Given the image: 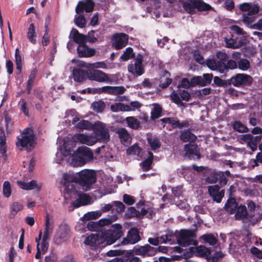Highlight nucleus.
Wrapping results in <instances>:
<instances>
[{
    "instance_id": "f257e3e1",
    "label": "nucleus",
    "mask_w": 262,
    "mask_h": 262,
    "mask_svg": "<svg viewBox=\"0 0 262 262\" xmlns=\"http://www.w3.org/2000/svg\"><path fill=\"white\" fill-rule=\"evenodd\" d=\"M97 181L96 171L92 169H83L77 173H65L63 175L61 183L64 186V198L66 199L75 198L77 190L74 182L78 184L85 191L90 190Z\"/></svg>"
},
{
    "instance_id": "f03ea898",
    "label": "nucleus",
    "mask_w": 262,
    "mask_h": 262,
    "mask_svg": "<svg viewBox=\"0 0 262 262\" xmlns=\"http://www.w3.org/2000/svg\"><path fill=\"white\" fill-rule=\"evenodd\" d=\"M60 152L64 157L70 155L68 161L74 167L83 166L93 158L92 150L86 146H82L78 148L72 155L70 154L69 149H67L64 147H61Z\"/></svg>"
},
{
    "instance_id": "7ed1b4c3",
    "label": "nucleus",
    "mask_w": 262,
    "mask_h": 262,
    "mask_svg": "<svg viewBox=\"0 0 262 262\" xmlns=\"http://www.w3.org/2000/svg\"><path fill=\"white\" fill-rule=\"evenodd\" d=\"M99 236V246L110 245L123 235L122 227L119 224H115L111 229H106L100 232Z\"/></svg>"
},
{
    "instance_id": "20e7f679",
    "label": "nucleus",
    "mask_w": 262,
    "mask_h": 262,
    "mask_svg": "<svg viewBox=\"0 0 262 262\" xmlns=\"http://www.w3.org/2000/svg\"><path fill=\"white\" fill-rule=\"evenodd\" d=\"M36 144L35 135L31 128L24 129L17 138L16 146L20 150L31 151Z\"/></svg>"
},
{
    "instance_id": "39448f33",
    "label": "nucleus",
    "mask_w": 262,
    "mask_h": 262,
    "mask_svg": "<svg viewBox=\"0 0 262 262\" xmlns=\"http://www.w3.org/2000/svg\"><path fill=\"white\" fill-rule=\"evenodd\" d=\"M239 9L242 12H247L246 14H243L242 20L245 24L249 25L254 21V15L259 12V6L252 3H243L239 5Z\"/></svg>"
},
{
    "instance_id": "423d86ee",
    "label": "nucleus",
    "mask_w": 262,
    "mask_h": 262,
    "mask_svg": "<svg viewBox=\"0 0 262 262\" xmlns=\"http://www.w3.org/2000/svg\"><path fill=\"white\" fill-rule=\"evenodd\" d=\"M231 174L229 170L225 171H215L210 173L207 178V181L209 183L214 184L219 182L221 186H225L231 177Z\"/></svg>"
},
{
    "instance_id": "0eeeda50",
    "label": "nucleus",
    "mask_w": 262,
    "mask_h": 262,
    "mask_svg": "<svg viewBox=\"0 0 262 262\" xmlns=\"http://www.w3.org/2000/svg\"><path fill=\"white\" fill-rule=\"evenodd\" d=\"M253 78L249 75L238 73L229 79V84L236 87L250 86L253 82Z\"/></svg>"
},
{
    "instance_id": "6e6552de",
    "label": "nucleus",
    "mask_w": 262,
    "mask_h": 262,
    "mask_svg": "<svg viewBox=\"0 0 262 262\" xmlns=\"http://www.w3.org/2000/svg\"><path fill=\"white\" fill-rule=\"evenodd\" d=\"M143 56L139 54L134 59V63L128 65V72L135 76L138 77L142 75L145 72L144 67L143 65Z\"/></svg>"
},
{
    "instance_id": "1a4fd4ad",
    "label": "nucleus",
    "mask_w": 262,
    "mask_h": 262,
    "mask_svg": "<svg viewBox=\"0 0 262 262\" xmlns=\"http://www.w3.org/2000/svg\"><path fill=\"white\" fill-rule=\"evenodd\" d=\"M194 234L190 230H182L177 238V243L182 247H187L190 245L197 244V242L192 239Z\"/></svg>"
},
{
    "instance_id": "9d476101",
    "label": "nucleus",
    "mask_w": 262,
    "mask_h": 262,
    "mask_svg": "<svg viewBox=\"0 0 262 262\" xmlns=\"http://www.w3.org/2000/svg\"><path fill=\"white\" fill-rule=\"evenodd\" d=\"M184 7L190 12L195 9L198 11H205L212 9L210 5L205 3L202 0H189L185 3Z\"/></svg>"
},
{
    "instance_id": "9b49d317",
    "label": "nucleus",
    "mask_w": 262,
    "mask_h": 262,
    "mask_svg": "<svg viewBox=\"0 0 262 262\" xmlns=\"http://www.w3.org/2000/svg\"><path fill=\"white\" fill-rule=\"evenodd\" d=\"M71 235V229L69 226L63 223L60 224L57 230L55 239L57 244H61L67 241Z\"/></svg>"
},
{
    "instance_id": "f8f14e48",
    "label": "nucleus",
    "mask_w": 262,
    "mask_h": 262,
    "mask_svg": "<svg viewBox=\"0 0 262 262\" xmlns=\"http://www.w3.org/2000/svg\"><path fill=\"white\" fill-rule=\"evenodd\" d=\"M170 97L172 102L180 106H184L185 103L181 101V99L188 101L190 98V94L187 90L178 89L177 92L173 91Z\"/></svg>"
},
{
    "instance_id": "ddd939ff",
    "label": "nucleus",
    "mask_w": 262,
    "mask_h": 262,
    "mask_svg": "<svg viewBox=\"0 0 262 262\" xmlns=\"http://www.w3.org/2000/svg\"><path fill=\"white\" fill-rule=\"evenodd\" d=\"M128 36L123 33H115L112 38V47L120 50L125 47L128 42Z\"/></svg>"
},
{
    "instance_id": "4468645a",
    "label": "nucleus",
    "mask_w": 262,
    "mask_h": 262,
    "mask_svg": "<svg viewBox=\"0 0 262 262\" xmlns=\"http://www.w3.org/2000/svg\"><path fill=\"white\" fill-rule=\"evenodd\" d=\"M185 157L190 160H199L201 155L198 145L196 144L188 143L184 145Z\"/></svg>"
},
{
    "instance_id": "2eb2a0df",
    "label": "nucleus",
    "mask_w": 262,
    "mask_h": 262,
    "mask_svg": "<svg viewBox=\"0 0 262 262\" xmlns=\"http://www.w3.org/2000/svg\"><path fill=\"white\" fill-rule=\"evenodd\" d=\"M135 254L143 257L152 256L157 253V250L148 244L144 246L136 245L134 247Z\"/></svg>"
},
{
    "instance_id": "dca6fc26",
    "label": "nucleus",
    "mask_w": 262,
    "mask_h": 262,
    "mask_svg": "<svg viewBox=\"0 0 262 262\" xmlns=\"http://www.w3.org/2000/svg\"><path fill=\"white\" fill-rule=\"evenodd\" d=\"M140 240L139 229L136 227H132L128 230L127 236L123 238L122 244L123 245L135 244Z\"/></svg>"
},
{
    "instance_id": "f3484780",
    "label": "nucleus",
    "mask_w": 262,
    "mask_h": 262,
    "mask_svg": "<svg viewBox=\"0 0 262 262\" xmlns=\"http://www.w3.org/2000/svg\"><path fill=\"white\" fill-rule=\"evenodd\" d=\"M226 62L217 60L214 59H209L207 60L206 65L211 70H216L221 73H225L227 72Z\"/></svg>"
},
{
    "instance_id": "a211bd4d",
    "label": "nucleus",
    "mask_w": 262,
    "mask_h": 262,
    "mask_svg": "<svg viewBox=\"0 0 262 262\" xmlns=\"http://www.w3.org/2000/svg\"><path fill=\"white\" fill-rule=\"evenodd\" d=\"M213 77L212 73H204L202 76H194L191 78V82L193 85H198L204 86L210 84Z\"/></svg>"
},
{
    "instance_id": "6ab92c4d",
    "label": "nucleus",
    "mask_w": 262,
    "mask_h": 262,
    "mask_svg": "<svg viewBox=\"0 0 262 262\" xmlns=\"http://www.w3.org/2000/svg\"><path fill=\"white\" fill-rule=\"evenodd\" d=\"M226 43L228 48L237 49L246 43V39L244 37H237L232 35L230 39H226Z\"/></svg>"
},
{
    "instance_id": "aec40b11",
    "label": "nucleus",
    "mask_w": 262,
    "mask_h": 262,
    "mask_svg": "<svg viewBox=\"0 0 262 262\" xmlns=\"http://www.w3.org/2000/svg\"><path fill=\"white\" fill-rule=\"evenodd\" d=\"M73 138L75 140L88 145H92L95 144L98 141V138L96 136H89L82 134H76Z\"/></svg>"
},
{
    "instance_id": "412c9836",
    "label": "nucleus",
    "mask_w": 262,
    "mask_h": 262,
    "mask_svg": "<svg viewBox=\"0 0 262 262\" xmlns=\"http://www.w3.org/2000/svg\"><path fill=\"white\" fill-rule=\"evenodd\" d=\"M94 7V4L91 0H84L78 3L76 8V12L77 14H80L85 11L90 12L93 11Z\"/></svg>"
},
{
    "instance_id": "4be33fe9",
    "label": "nucleus",
    "mask_w": 262,
    "mask_h": 262,
    "mask_svg": "<svg viewBox=\"0 0 262 262\" xmlns=\"http://www.w3.org/2000/svg\"><path fill=\"white\" fill-rule=\"evenodd\" d=\"M208 192L213 200L217 203H220L224 195V190L220 191V187L217 185L209 186Z\"/></svg>"
},
{
    "instance_id": "5701e85b",
    "label": "nucleus",
    "mask_w": 262,
    "mask_h": 262,
    "mask_svg": "<svg viewBox=\"0 0 262 262\" xmlns=\"http://www.w3.org/2000/svg\"><path fill=\"white\" fill-rule=\"evenodd\" d=\"M92 198L86 193L79 194L78 198L73 203L75 208H78L81 206H85L92 203Z\"/></svg>"
},
{
    "instance_id": "b1692460",
    "label": "nucleus",
    "mask_w": 262,
    "mask_h": 262,
    "mask_svg": "<svg viewBox=\"0 0 262 262\" xmlns=\"http://www.w3.org/2000/svg\"><path fill=\"white\" fill-rule=\"evenodd\" d=\"M98 62L91 63L86 71L87 78L90 80L98 81Z\"/></svg>"
},
{
    "instance_id": "393cba45",
    "label": "nucleus",
    "mask_w": 262,
    "mask_h": 262,
    "mask_svg": "<svg viewBox=\"0 0 262 262\" xmlns=\"http://www.w3.org/2000/svg\"><path fill=\"white\" fill-rule=\"evenodd\" d=\"M17 183L21 188L25 190L35 189L36 191H39L42 187L40 183L37 182L35 180H31L30 182L19 181H17Z\"/></svg>"
},
{
    "instance_id": "a878e982",
    "label": "nucleus",
    "mask_w": 262,
    "mask_h": 262,
    "mask_svg": "<svg viewBox=\"0 0 262 262\" xmlns=\"http://www.w3.org/2000/svg\"><path fill=\"white\" fill-rule=\"evenodd\" d=\"M125 89L122 86H104L99 88V93L101 92L113 95H121L124 93Z\"/></svg>"
},
{
    "instance_id": "bb28decb",
    "label": "nucleus",
    "mask_w": 262,
    "mask_h": 262,
    "mask_svg": "<svg viewBox=\"0 0 262 262\" xmlns=\"http://www.w3.org/2000/svg\"><path fill=\"white\" fill-rule=\"evenodd\" d=\"M77 52L80 57H90L94 55L96 51L94 49L89 48L85 43H83L78 46Z\"/></svg>"
},
{
    "instance_id": "cd10ccee",
    "label": "nucleus",
    "mask_w": 262,
    "mask_h": 262,
    "mask_svg": "<svg viewBox=\"0 0 262 262\" xmlns=\"http://www.w3.org/2000/svg\"><path fill=\"white\" fill-rule=\"evenodd\" d=\"M190 250L195 255L200 257H208L211 254L210 250L204 246H200L196 247L190 248Z\"/></svg>"
},
{
    "instance_id": "c85d7f7f",
    "label": "nucleus",
    "mask_w": 262,
    "mask_h": 262,
    "mask_svg": "<svg viewBox=\"0 0 262 262\" xmlns=\"http://www.w3.org/2000/svg\"><path fill=\"white\" fill-rule=\"evenodd\" d=\"M110 139L108 129L104 124L99 121V143H107Z\"/></svg>"
},
{
    "instance_id": "c756f323",
    "label": "nucleus",
    "mask_w": 262,
    "mask_h": 262,
    "mask_svg": "<svg viewBox=\"0 0 262 262\" xmlns=\"http://www.w3.org/2000/svg\"><path fill=\"white\" fill-rule=\"evenodd\" d=\"M45 226V228L42 238H44V240H48L52 234L54 228L53 223L50 221L49 215H46Z\"/></svg>"
},
{
    "instance_id": "7c9ffc66",
    "label": "nucleus",
    "mask_w": 262,
    "mask_h": 262,
    "mask_svg": "<svg viewBox=\"0 0 262 262\" xmlns=\"http://www.w3.org/2000/svg\"><path fill=\"white\" fill-rule=\"evenodd\" d=\"M72 75L75 81L82 82L86 79V73L84 70L80 69H73Z\"/></svg>"
},
{
    "instance_id": "2f4dec72",
    "label": "nucleus",
    "mask_w": 262,
    "mask_h": 262,
    "mask_svg": "<svg viewBox=\"0 0 262 262\" xmlns=\"http://www.w3.org/2000/svg\"><path fill=\"white\" fill-rule=\"evenodd\" d=\"M116 133L118 134L120 140L124 145L130 143L131 138L127 130L124 128H121L117 130Z\"/></svg>"
},
{
    "instance_id": "473e14b6",
    "label": "nucleus",
    "mask_w": 262,
    "mask_h": 262,
    "mask_svg": "<svg viewBox=\"0 0 262 262\" xmlns=\"http://www.w3.org/2000/svg\"><path fill=\"white\" fill-rule=\"evenodd\" d=\"M70 35L72 36L73 40L79 44V45L82 43H85L86 41V37L80 33L76 29H73L70 33Z\"/></svg>"
},
{
    "instance_id": "72a5a7b5",
    "label": "nucleus",
    "mask_w": 262,
    "mask_h": 262,
    "mask_svg": "<svg viewBox=\"0 0 262 262\" xmlns=\"http://www.w3.org/2000/svg\"><path fill=\"white\" fill-rule=\"evenodd\" d=\"M98 234H91L86 238L84 244L89 245L92 249L95 250L98 248Z\"/></svg>"
},
{
    "instance_id": "f704fd0d",
    "label": "nucleus",
    "mask_w": 262,
    "mask_h": 262,
    "mask_svg": "<svg viewBox=\"0 0 262 262\" xmlns=\"http://www.w3.org/2000/svg\"><path fill=\"white\" fill-rule=\"evenodd\" d=\"M170 74L167 71H165L163 76L161 77L159 87L162 89L167 88L172 82V79L170 78Z\"/></svg>"
},
{
    "instance_id": "c9c22d12",
    "label": "nucleus",
    "mask_w": 262,
    "mask_h": 262,
    "mask_svg": "<svg viewBox=\"0 0 262 262\" xmlns=\"http://www.w3.org/2000/svg\"><path fill=\"white\" fill-rule=\"evenodd\" d=\"M238 204L234 198L229 199L225 205V210L230 214H233L235 212Z\"/></svg>"
},
{
    "instance_id": "e433bc0d",
    "label": "nucleus",
    "mask_w": 262,
    "mask_h": 262,
    "mask_svg": "<svg viewBox=\"0 0 262 262\" xmlns=\"http://www.w3.org/2000/svg\"><path fill=\"white\" fill-rule=\"evenodd\" d=\"M180 139L184 142H193L196 139V136L189 130L182 132Z\"/></svg>"
},
{
    "instance_id": "4c0bfd02",
    "label": "nucleus",
    "mask_w": 262,
    "mask_h": 262,
    "mask_svg": "<svg viewBox=\"0 0 262 262\" xmlns=\"http://www.w3.org/2000/svg\"><path fill=\"white\" fill-rule=\"evenodd\" d=\"M78 120L77 118H75L73 120L74 124H75V126L81 129H92L94 128V125L90 122L85 120H81L76 124V122Z\"/></svg>"
},
{
    "instance_id": "58836bf2",
    "label": "nucleus",
    "mask_w": 262,
    "mask_h": 262,
    "mask_svg": "<svg viewBox=\"0 0 262 262\" xmlns=\"http://www.w3.org/2000/svg\"><path fill=\"white\" fill-rule=\"evenodd\" d=\"M111 110L114 112H118L119 111H131L129 105L124 104L123 103L118 102L111 106Z\"/></svg>"
},
{
    "instance_id": "ea45409f",
    "label": "nucleus",
    "mask_w": 262,
    "mask_h": 262,
    "mask_svg": "<svg viewBox=\"0 0 262 262\" xmlns=\"http://www.w3.org/2000/svg\"><path fill=\"white\" fill-rule=\"evenodd\" d=\"M235 214V219L237 220H242L246 218L248 213L246 207L245 205H240L237 206Z\"/></svg>"
},
{
    "instance_id": "a19ab883",
    "label": "nucleus",
    "mask_w": 262,
    "mask_h": 262,
    "mask_svg": "<svg viewBox=\"0 0 262 262\" xmlns=\"http://www.w3.org/2000/svg\"><path fill=\"white\" fill-rule=\"evenodd\" d=\"M117 216H113L112 219H101L99 220V234L100 232L106 230L104 227L105 226H108L112 224V223L115 221L117 219Z\"/></svg>"
},
{
    "instance_id": "79ce46f5",
    "label": "nucleus",
    "mask_w": 262,
    "mask_h": 262,
    "mask_svg": "<svg viewBox=\"0 0 262 262\" xmlns=\"http://www.w3.org/2000/svg\"><path fill=\"white\" fill-rule=\"evenodd\" d=\"M23 208V205L19 202H15L10 205V216L13 217L16 213L22 210Z\"/></svg>"
},
{
    "instance_id": "37998d69",
    "label": "nucleus",
    "mask_w": 262,
    "mask_h": 262,
    "mask_svg": "<svg viewBox=\"0 0 262 262\" xmlns=\"http://www.w3.org/2000/svg\"><path fill=\"white\" fill-rule=\"evenodd\" d=\"M125 216L127 219H130L133 217H137L139 219V211L137 210L134 207H130L127 209Z\"/></svg>"
},
{
    "instance_id": "c03bdc74",
    "label": "nucleus",
    "mask_w": 262,
    "mask_h": 262,
    "mask_svg": "<svg viewBox=\"0 0 262 262\" xmlns=\"http://www.w3.org/2000/svg\"><path fill=\"white\" fill-rule=\"evenodd\" d=\"M36 36L35 27L33 24H31L27 32V37L30 41L34 44L36 43Z\"/></svg>"
},
{
    "instance_id": "a18cd8bd",
    "label": "nucleus",
    "mask_w": 262,
    "mask_h": 262,
    "mask_svg": "<svg viewBox=\"0 0 262 262\" xmlns=\"http://www.w3.org/2000/svg\"><path fill=\"white\" fill-rule=\"evenodd\" d=\"M135 56L133 49L131 47L127 48L123 53L120 56V59L123 61H127Z\"/></svg>"
},
{
    "instance_id": "49530a36",
    "label": "nucleus",
    "mask_w": 262,
    "mask_h": 262,
    "mask_svg": "<svg viewBox=\"0 0 262 262\" xmlns=\"http://www.w3.org/2000/svg\"><path fill=\"white\" fill-rule=\"evenodd\" d=\"M126 121L128 126L132 129H138L140 126L139 121L133 117H127Z\"/></svg>"
},
{
    "instance_id": "de8ad7c7",
    "label": "nucleus",
    "mask_w": 262,
    "mask_h": 262,
    "mask_svg": "<svg viewBox=\"0 0 262 262\" xmlns=\"http://www.w3.org/2000/svg\"><path fill=\"white\" fill-rule=\"evenodd\" d=\"M141 150V148L137 144H135L126 150V154L128 155L138 156L140 154Z\"/></svg>"
},
{
    "instance_id": "09e8293b",
    "label": "nucleus",
    "mask_w": 262,
    "mask_h": 262,
    "mask_svg": "<svg viewBox=\"0 0 262 262\" xmlns=\"http://www.w3.org/2000/svg\"><path fill=\"white\" fill-rule=\"evenodd\" d=\"M0 156H4L6 152V137L4 132L0 130Z\"/></svg>"
},
{
    "instance_id": "8fccbe9b",
    "label": "nucleus",
    "mask_w": 262,
    "mask_h": 262,
    "mask_svg": "<svg viewBox=\"0 0 262 262\" xmlns=\"http://www.w3.org/2000/svg\"><path fill=\"white\" fill-rule=\"evenodd\" d=\"M74 21L76 25L80 28H83L86 25L85 18L83 15L77 14L75 15Z\"/></svg>"
},
{
    "instance_id": "3c124183",
    "label": "nucleus",
    "mask_w": 262,
    "mask_h": 262,
    "mask_svg": "<svg viewBox=\"0 0 262 262\" xmlns=\"http://www.w3.org/2000/svg\"><path fill=\"white\" fill-rule=\"evenodd\" d=\"M213 78V82L215 85L217 86L220 87H225L227 85H230L229 84V79L227 80H223L220 77L218 76H215Z\"/></svg>"
},
{
    "instance_id": "603ef678",
    "label": "nucleus",
    "mask_w": 262,
    "mask_h": 262,
    "mask_svg": "<svg viewBox=\"0 0 262 262\" xmlns=\"http://www.w3.org/2000/svg\"><path fill=\"white\" fill-rule=\"evenodd\" d=\"M71 62L75 64L76 67L74 69H81L82 68H85L86 69L89 67L90 64L91 63L86 62L84 61L80 60L79 59H73L71 60Z\"/></svg>"
},
{
    "instance_id": "864d4df0",
    "label": "nucleus",
    "mask_w": 262,
    "mask_h": 262,
    "mask_svg": "<svg viewBox=\"0 0 262 262\" xmlns=\"http://www.w3.org/2000/svg\"><path fill=\"white\" fill-rule=\"evenodd\" d=\"M203 238L206 243H208L212 246L215 245L217 242V239L211 233L203 235Z\"/></svg>"
},
{
    "instance_id": "5fc2aeb1",
    "label": "nucleus",
    "mask_w": 262,
    "mask_h": 262,
    "mask_svg": "<svg viewBox=\"0 0 262 262\" xmlns=\"http://www.w3.org/2000/svg\"><path fill=\"white\" fill-rule=\"evenodd\" d=\"M237 67L242 71H247L250 68V62L246 59H240L237 62Z\"/></svg>"
},
{
    "instance_id": "6e6d98bb",
    "label": "nucleus",
    "mask_w": 262,
    "mask_h": 262,
    "mask_svg": "<svg viewBox=\"0 0 262 262\" xmlns=\"http://www.w3.org/2000/svg\"><path fill=\"white\" fill-rule=\"evenodd\" d=\"M98 217V212L91 211L85 213L82 217L83 221H91L96 220Z\"/></svg>"
},
{
    "instance_id": "4d7b16f0",
    "label": "nucleus",
    "mask_w": 262,
    "mask_h": 262,
    "mask_svg": "<svg viewBox=\"0 0 262 262\" xmlns=\"http://www.w3.org/2000/svg\"><path fill=\"white\" fill-rule=\"evenodd\" d=\"M221 4L223 7L228 11H232L235 8L233 0H225Z\"/></svg>"
},
{
    "instance_id": "13d9d810",
    "label": "nucleus",
    "mask_w": 262,
    "mask_h": 262,
    "mask_svg": "<svg viewBox=\"0 0 262 262\" xmlns=\"http://www.w3.org/2000/svg\"><path fill=\"white\" fill-rule=\"evenodd\" d=\"M148 142L153 150L159 148L161 145L160 141L157 138H154V139H148Z\"/></svg>"
},
{
    "instance_id": "bf43d9fd",
    "label": "nucleus",
    "mask_w": 262,
    "mask_h": 262,
    "mask_svg": "<svg viewBox=\"0 0 262 262\" xmlns=\"http://www.w3.org/2000/svg\"><path fill=\"white\" fill-rule=\"evenodd\" d=\"M15 62L16 65V68L19 72L21 71L22 68L21 65V57L19 54V50L18 48L15 49Z\"/></svg>"
},
{
    "instance_id": "052dcab7",
    "label": "nucleus",
    "mask_w": 262,
    "mask_h": 262,
    "mask_svg": "<svg viewBox=\"0 0 262 262\" xmlns=\"http://www.w3.org/2000/svg\"><path fill=\"white\" fill-rule=\"evenodd\" d=\"M48 248V243L47 242V240H44L43 238L41 243H38L37 244V250H38L39 249V250L42 252V254H44L47 252Z\"/></svg>"
},
{
    "instance_id": "680f3d73",
    "label": "nucleus",
    "mask_w": 262,
    "mask_h": 262,
    "mask_svg": "<svg viewBox=\"0 0 262 262\" xmlns=\"http://www.w3.org/2000/svg\"><path fill=\"white\" fill-rule=\"evenodd\" d=\"M232 126L234 129L240 133L246 132L248 130L247 127L238 121H235Z\"/></svg>"
},
{
    "instance_id": "e2e57ef3",
    "label": "nucleus",
    "mask_w": 262,
    "mask_h": 262,
    "mask_svg": "<svg viewBox=\"0 0 262 262\" xmlns=\"http://www.w3.org/2000/svg\"><path fill=\"white\" fill-rule=\"evenodd\" d=\"M3 194L6 198H9L11 194V187L8 181H5L3 184Z\"/></svg>"
},
{
    "instance_id": "0e129e2a",
    "label": "nucleus",
    "mask_w": 262,
    "mask_h": 262,
    "mask_svg": "<svg viewBox=\"0 0 262 262\" xmlns=\"http://www.w3.org/2000/svg\"><path fill=\"white\" fill-rule=\"evenodd\" d=\"M211 93V89L210 88H205L201 90L196 91V95L200 98H201L205 96L210 94Z\"/></svg>"
},
{
    "instance_id": "69168bd1",
    "label": "nucleus",
    "mask_w": 262,
    "mask_h": 262,
    "mask_svg": "<svg viewBox=\"0 0 262 262\" xmlns=\"http://www.w3.org/2000/svg\"><path fill=\"white\" fill-rule=\"evenodd\" d=\"M152 161L149 159H146L141 163L142 169L144 171H147L151 169Z\"/></svg>"
},
{
    "instance_id": "338daca9",
    "label": "nucleus",
    "mask_w": 262,
    "mask_h": 262,
    "mask_svg": "<svg viewBox=\"0 0 262 262\" xmlns=\"http://www.w3.org/2000/svg\"><path fill=\"white\" fill-rule=\"evenodd\" d=\"M196 85H193L191 82V79L189 81L187 78H183L181 81V83L179 85L178 88L180 89V87L187 89L190 86H194Z\"/></svg>"
},
{
    "instance_id": "774afa93",
    "label": "nucleus",
    "mask_w": 262,
    "mask_h": 262,
    "mask_svg": "<svg viewBox=\"0 0 262 262\" xmlns=\"http://www.w3.org/2000/svg\"><path fill=\"white\" fill-rule=\"evenodd\" d=\"M123 200L125 204L128 205H132L135 202V199L134 197L127 194H124L123 195Z\"/></svg>"
}]
</instances>
